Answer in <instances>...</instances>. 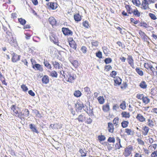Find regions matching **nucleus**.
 <instances>
[{
	"label": "nucleus",
	"instance_id": "nucleus-13",
	"mask_svg": "<svg viewBox=\"0 0 157 157\" xmlns=\"http://www.w3.org/2000/svg\"><path fill=\"white\" fill-rule=\"evenodd\" d=\"M121 79L118 77H116L114 80L115 84L114 85H120L121 82Z\"/></svg>",
	"mask_w": 157,
	"mask_h": 157
},
{
	"label": "nucleus",
	"instance_id": "nucleus-5",
	"mask_svg": "<svg viewBox=\"0 0 157 157\" xmlns=\"http://www.w3.org/2000/svg\"><path fill=\"white\" fill-rule=\"evenodd\" d=\"M62 31L65 35L72 36L73 34V32L68 28H62Z\"/></svg>",
	"mask_w": 157,
	"mask_h": 157
},
{
	"label": "nucleus",
	"instance_id": "nucleus-43",
	"mask_svg": "<svg viewBox=\"0 0 157 157\" xmlns=\"http://www.w3.org/2000/svg\"><path fill=\"white\" fill-rule=\"evenodd\" d=\"M50 75L52 77L56 78L57 77L58 75L56 71H53L50 72Z\"/></svg>",
	"mask_w": 157,
	"mask_h": 157
},
{
	"label": "nucleus",
	"instance_id": "nucleus-42",
	"mask_svg": "<svg viewBox=\"0 0 157 157\" xmlns=\"http://www.w3.org/2000/svg\"><path fill=\"white\" fill-rule=\"evenodd\" d=\"M98 99L100 104H103L104 102V99L103 97L100 96L98 97Z\"/></svg>",
	"mask_w": 157,
	"mask_h": 157
},
{
	"label": "nucleus",
	"instance_id": "nucleus-41",
	"mask_svg": "<svg viewBox=\"0 0 157 157\" xmlns=\"http://www.w3.org/2000/svg\"><path fill=\"white\" fill-rule=\"evenodd\" d=\"M81 94V92L78 90L75 91L74 93L75 96L77 97L80 96Z\"/></svg>",
	"mask_w": 157,
	"mask_h": 157
},
{
	"label": "nucleus",
	"instance_id": "nucleus-27",
	"mask_svg": "<svg viewBox=\"0 0 157 157\" xmlns=\"http://www.w3.org/2000/svg\"><path fill=\"white\" fill-rule=\"evenodd\" d=\"M44 66L46 67L48 69H51L52 67L51 65L49 63V62L48 61L44 59Z\"/></svg>",
	"mask_w": 157,
	"mask_h": 157
},
{
	"label": "nucleus",
	"instance_id": "nucleus-14",
	"mask_svg": "<svg viewBox=\"0 0 157 157\" xmlns=\"http://www.w3.org/2000/svg\"><path fill=\"white\" fill-rule=\"evenodd\" d=\"M136 118L140 121L143 122L145 121V118L140 114H138Z\"/></svg>",
	"mask_w": 157,
	"mask_h": 157
},
{
	"label": "nucleus",
	"instance_id": "nucleus-28",
	"mask_svg": "<svg viewBox=\"0 0 157 157\" xmlns=\"http://www.w3.org/2000/svg\"><path fill=\"white\" fill-rule=\"evenodd\" d=\"M35 67L37 70L40 71H42L43 70V68L39 64H35L34 66L33 67L34 68Z\"/></svg>",
	"mask_w": 157,
	"mask_h": 157
},
{
	"label": "nucleus",
	"instance_id": "nucleus-44",
	"mask_svg": "<svg viewBox=\"0 0 157 157\" xmlns=\"http://www.w3.org/2000/svg\"><path fill=\"white\" fill-rule=\"evenodd\" d=\"M91 43L93 46L95 47L98 46L99 44V42L98 41L94 40H92Z\"/></svg>",
	"mask_w": 157,
	"mask_h": 157
},
{
	"label": "nucleus",
	"instance_id": "nucleus-54",
	"mask_svg": "<svg viewBox=\"0 0 157 157\" xmlns=\"http://www.w3.org/2000/svg\"><path fill=\"white\" fill-rule=\"evenodd\" d=\"M81 50L84 53H86L87 52V48L85 46H82L81 48Z\"/></svg>",
	"mask_w": 157,
	"mask_h": 157
},
{
	"label": "nucleus",
	"instance_id": "nucleus-29",
	"mask_svg": "<svg viewBox=\"0 0 157 157\" xmlns=\"http://www.w3.org/2000/svg\"><path fill=\"white\" fill-rule=\"evenodd\" d=\"M121 114L123 117L129 118L130 117L129 113L127 112H123Z\"/></svg>",
	"mask_w": 157,
	"mask_h": 157
},
{
	"label": "nucleus",
	"instance_id": "nucleus-59",
	"mask_svg": "<svg viewBox=\"0 0 157 157\" xmlns=\"http://www.w3.org/2000/svg\"><path fill=\"white\" fill-rule=\"evenodd\" d=\"M132 1L134 4L136 6H138L140 4L139 0H132Z\"/></svg>",
	"mask_w": 157,
	"mask_h": 157
},
{
	"label": "nucleus",
	"instance_id": "nucleus-23",
	"mask_svg": "<svg viewBox=\"0 0 157 157\" xmlns=\"http://www.w3.org/2000/svg\"><path fill=\"white\" fill-rule=\"evenodd\" d=\"M29 128L31 130L34 132L37 133H38V131L36 128L35 125L32 124H30L29 125Z\"/></svg>",
	"mask_w": 157,
	"mask_h": 157
},
{
	"label": "nucleus",
	"instance_id": "nucleus-6",
	"mask_svg": "<svg viewBox=\"0 0 157 157\" xmlns=\"http://www.w3.org/2000/svg\"><path fill=\"white\" fill-rule=\"evenodd\" d=\"M59 73L60 74V76L62 78H63V77L64 78H65V80L67 78V77L70 74V73H69L67 71H60L59 72Z\"/></svg>",
	"mask_w": 157,
	"mask_h": 157
},
{
	"label": "nucleus",
	"instance_id": "nucleus-15",
	"mask_svg": "<svg viewBox=\"0 0 157 157\" xmlns=\"http://www.w3.org/2000/svg\"><path fill=\"white\" fill-rule=\"evenodd\" d=\"M69 44L70 46L73 49L75 50L76 48V44L75 41H74L73 39H72V40L70 41L69 42Z\"/></svg>",
	"mask_w": 157,
	"mask_h": 157
},
{
	"label": "nucleus",
	"instance_id": "nucleus-47",
	"mask_svg": "<svg viewBox=\"0 0 157 157\" xmlns=\"http://www.w3.org/2000/svg\"><path fill=\"white\" fill-rule=\"evenodd\" d=\"M15 113L16 114H18L17 117H19L20 118H21L24 116V114L22 112H20L18 113V112L16 110Z\"/></svg>",
	"mask_w": 157,
	"mask_h": 157
},
{
	"label": "nucleus",
	"instance_id": "nucleus-19",
	"mask_svg": "<svg viewBox=\"0 0 157 157\" xmlns=\"http://www.w3.org/2000/svg\"><path fill=\"white\" fill-rule=\"evenodd\" d=\"M132 13L136 17H139L140 16V13L137 9H135L133 11H132Z\"/></svg>",
	"mask_w": 157,
	"mask_h": 157
},
{
	"label": "nucleus",
	"instance_id": "nucleus-16",
	"mask_svg": "<svg viewBox=\"0 0 157 157\" xmlns=\"http://www.w3.org/2000/svg\"><path fill=\"white\" fill-rule=\"evenodd\" d=\"M48 5H49L50 7L52 10H55L57 7V4L56 3L49 2L48 3Z\"/></svg>",
	"mask_w": 157,
	"mask_h": 157
},
{
	"label": "nucleus",
	"instance_id": "nucleus-64",
	"mask_svg": "<svg viewBox=\"0 0 157 157\" xmlns=\"http://www.w3.org/2000/svg\"><path fill=\"white\" fill-rule=\"evenodd\" d=\"M151 157H157V152L155 151L151 154Z\"/></svg>",
	"mask_w": 157,
	"mask_h": 157
},
{
	"label": "nucleus",
	"instance_id": "nucleus-34",
	"mask_svg": "<svg viewBox=\"0 0 157 157\" xmlns=\"http://www.w3.org/2000/svg\"><path fill=\"white\" fill-rule=\"evenodd\" d=\"M129 124V122L127 121H124L121 123V126L123 128L127 127Z\"/></svg>",
	"mask_w": 157,
	"mask_h": 157
},
{
	"label": "nucleus",
	"instance_id": "nucleus-57",
	"mask_svg": "<svg viewBox=\"0 0 157 157\" xmlns=\"http://www.w3.org/2000/svg\"><path fill=\"white\" fill-rule=\"evenodd\" d=\"M144 66L145 68L148 69L149 68L151 69V67H152V66L148 63H145L144 65Z\"/></svg>",
	"mask_w": 157,
	"mask_h": 157
},
{
	"label": "nucleus",
	"instance_id": "nucleus-45",
	"mask_svg": "<svg viewBox=\"0 0 157 157\" xmlns=\"http://www.w3.org/2000/svg\"><path fill=\"white\" fill-rule=\"evenodd\" d=\"M18 20L20 23L23 25H24L26 23V21L25 19L21 18H19Z\"/></svg>",
	"mask_w": 157,
	"mask_h": 157
},
{
	"label": "nucleus",
	"instance_id": "nucleus-11",
	"mask_svg": "<svg viewBox=\"0 0 157 157\" xmlns=\"http://www.w3.org/2000/svg\"><path fill=\"white\" fill-rule=\"evenodd\" d=\"M49 79L48 77L46 75H44L42 79V81L43 83L47 84L48 83Z\"/></svg>",
	"mask_w": 157,
	"mask_h": 157
},
{
	"label": "nucleus",
	"instance_id": "nucleus-46",
	"mask_svg": "<svg viewBox=\"0 0 157 157\" xmlns=\"http://www.w3.org/2000/svg\"><path fill=\"white\" fill-rule=\"evenodd\" d=\"M148 122L147 123V125L150 127H152L154 126L153 122L152 120L149 119L148 120Z\"/></svg>",
	"mask_w": 157,
	"mask_h": 157
},
{
	"label": "nucleus",
	"instance_id": "nucleus-7",
	"mask_svg": "<svg viewBox=\"0 0 157 157\" xmlns=\"http://www.w3.org/2000/svg\"><path fill=\"white\" fill-rule=\"evenodd\" d=\"M50 38L51 41H52L55 44L58 42V39L56 36L54 34H52L50 36Z\"/></svg>",
	"mask_w": 157,
	"mask_h": 157
},
{
	"label": "nucleus",
	"instance_id": "nucleus-40",
	"mask_svg": "<svg viewBox=\"0 0 157 157\" xmlns=\"http://www.w3.org/2000/svg\"><path fill=\"white\" fill-rule=\"evenodd\" d=\"M127 10V12L128 13L131 14L132 13V11H133L132 10L130 6L128 5H126L125 6Z\"/></svg>",
	"mask_w": 157,
	"mask_h": 157
},
{
	"label": "nucleus",
	"instance_id": "nucleus-33",
	"mask_svg": "<svg viewBox=\"0 0 157 157\" xmlns=\"http://www.w3.org/2000/svg\"><path fill=\"white\" fill-rule=\"evenodd\" d=\"M143 102L146 104H147L149 102L150 100L146 96H144L142 99Z\"/></svg>",
	"mask_w": 157,
	"mask_h": 157
},
{
	"label": "nucleus",
	"instance_id": "nucleus-51",
	"mask_svg": "<svg viewBox=\"0 0 157 157\" xmlns=\"http://www.w3.org/2000/svg\"><path fill=\"white\" fill-rule=\"evenodd\" d=\"M108 141L110 143H114L115 142V139L113 137H110L108 140Z\"/></svg>",
	"mask_w": 157,
	"mask_h": 157
},
{
	"label": "nucleus",
	"instance_id": "nucleus-10",
	"mask_svg": "<svg viewBox=\"0 0 157 157\" xmlns=\"http://www.w3.org/2000/svg\"><path fill=\"white\" fill-rule=\"evenodd\" d=\"M108 129L109 132L111 133H113L114 129L113 124L111 122L108 123Z\"/></svg>",
	"mask_w": 157,
	"mask_h": 157
},
{
	"label": "nucleus",
	"instance_id": "nucleus-1",
	"mask_svg": "<svg viewBox=\"0 0 157 157\" xmlns=\"http://www.w3.org/2000/svg\"><path fill=\"white\" fill-rule=\"evenodd\" d=\"M6 40L8 41L12 45L13 44L17 43L16 38L13 37V34L9 31H6Z\"/></svg>",
	"mask_w": 157,
	"mask_h": 157
},
{
	"label": "nucleus",
	"instance_id": "nucleus-2",
	"mask_svg": "<svg viewBox=\"0 0 157 157\" xmlns=\"http://www.w3.org/2000/svg\"><path fill=\"white\" fill-rule=\"evenodd\" d=\"M133 149V147L129 146L126 147L124 150L123 155L125 157L129 156L132 153V151Z\"/></svg>",
	"mask_w": 157,
	"mask_h": 157
},
{
	"label": "nucleus",
	"instance_id": "nucleus-22",
	"mask_svg": "<svg viewBox=\"0 0 157 157\" xmlns=\"http://www.w3.org/2000/svg\"><path fill=\"white\" fill-rule=\"evenodd\" d=\"M74 18L75 21H78L81 20V17L78 13H76L74 15Z\"/></svg>",
	"mask_w": 157,
	"mask_h": 157
},
{
	"label": "nucleus",
	"instance_id": "nucleus-62",
	"mask_svg": "<svg viewBox=\"0 0 157 157\" xmlns=\"http://www.w3.org/2000/svg\"><path fill=\"white\" fill-rule=\"evenodd\" d=\"M92 120L90 118H89L87 119L86 122L87 124H90L92 123Z\"/></svg>",
	"mask_w": 157,
	"mask_h": 157
},
{
	"label": "nucleus",
	"instance_id": "nucleus-30",
	"mask_svg": "<svg viewBox=\"0 0 157 157\" xmlns=\"http://www.w3.org/2000/svg\"><path fill=\"white\" fill-rule=\"evenodd\" d=\"M70 61L71 64L75 67H77L78 66V63L77 61L76 60H70Z\"/></svg>",
	"mask_w": 157,
	"mask_h": 157
},
{
	"label": "nucleus",
	"instance_id": "nucleus-39",
	"mask_svg": "<svg viewBox=\"0 0 157 157\" xmlns=\"http://www.w3.org/2000/svg\"><path fill=\"white\" fill-rule=\"evenodd\" d=\"M136 71L140 76H143L144 75L143 71L138 68L136 69Z\"/></svg>",
	"mask_w": 157,
	"mask_h": 157
},
{
	"label": "nucleus",
	"instance_id": "nucleus-55",
	"mask_svg": "<svg viewBox=\"0 0 157 157\" xmlns=\"http://www.w3.org/2000/svg\"><path fill=\"white\" fill-rule=\"evenodd\" d=\"M83 25L86 28H88L89 27V25L88 24V21H85L83 22L82 23Z\"/></svg>",
	"mask_w": 157,
	"mask_h": 157
},
{
	"label": "nucleus",
	"instance_id": "nucleus-38",
	"mask_svg": "<svg viewBox=\"0 0 157 157\" xmlns=\"http://www.w3.org/2000/svg\"><path fill=\"white\" fill-rule=\"evenodd\" d=\"M151 70L152 71L151 73V74L152 75H157V72L155 71V69L152 67H151Z\"/></svg>",
	"mask_w": 157,
	"mask_h": 157
},
{
	"label": "nucleus",
	"instance_id": "nucleus-20",
	"mask_svg": "<svg viewBox=\"0 0 157 157\" xmlns=\"http://www.w3.org/2000/svg\"><path fill=\"white\" fill-rule=\"evenodd\" d=\"M75 119L78 120L80 122H82L85 120V117L82 114H80L78 116V117Z\"/></svg>",
	"mask_w": 157,
	"mask_h": 157
},
{
	"label": "nucleus",
	"instance_id": "nucleus-53",
	"mask_svg": "<svg viewBox=\"0 0 157 157\" xmlns=\"http://www.w3.org/2000/svg\"><path fill=\"white\" fill-rule=\"evenodd\" d=\"M149 15L151 18V19L154 20H155L157 19V18L156 17L155 15L153 13H149Z\"/></svg>",
	"mask_w": 157,
	"mask_h": 157
},
{
	"label": "nucleus",
	"instance_id": "nucleus-17",
	"mask_svg": "<svg viewBox=\"0 0 157 157\" xmlns=\"http://www.w3.org/2000/svg\"><path fill=\"white\" fill-rule=\"evenodd\" d=\"M149 128L147 126L143 127L142 128V133L143 134L146 136L148 132L149 131Z\"/></svg>",
	"mask_w": 157,
	"mask_h": 157
},
{
	"label": "nucleus",
	"instance_id": "nucleus-4",
	"mask_svg": "<svg viewBox=\"0 0 157 157\" xmlns=\"http://www.w3.org/2000/svg\"><path fill=\"white\" fill-rule=\"evenodd\" d=\"M75 107L76 108V110L77 112H81V110L83 108L84 106L83 104L80 101H78L75 104Z\"/></svg>",
	"mask_w": 157,
	"mask_h": 157
},
{
	"label": "nucleus",
	"instance_id": "nucleus-52",
	"mask_svg": "<svg viewBox=\"0 0 157 157\" xmlns=\"http://www.w3.org/2000/svg\"><path fill=\"white\" fill-rule=\"evenodd\" d=\"M112 61V59L110 58H107L105 60V62L106 64H108L111 62Z\"/></svg>",
	"mask_w": 157,
	"mask_h": 157
},
{
	"label": "nucleus",
	"instance_id": "nucleus-56",
	"mask_svg": "<svg viewBox=\"0 0 157 157\" xmlns=\"http://www.w3.org/2000/svg\"><path fill=\"white\" fill-rule=\"evenodd\" d=\"M21 87L23 91H26L28 90L27 87L25 85L23 84L22 85Z\"/></svg>",
	"mask_w": 157,
	"mask_h": 157
},
{
	"label": "nucleus",
	"instance_id": "nucleus-48",
	"mask_svg": "<svg viewBox=\"0 0 157 157\" xmlns=\"http://www.w3.org/2000/svg\"><path fill=\"white\" fill-rule=\"evenodd\" d=\"M144 96L143 94H138L136 96V97L138 99L142 100Z\"/></svg>",
	"mask_w": 157,
	"mask_h": 157
},
{
	"label": "nucleus",
	"instance_id": "nucleus-36",
	"mask_svg": "<svg viewBox=\"0 0 157 157\" xmlns=\"http://www.w3.org/2000/svg\"><path fill=\"white\" fill-rule=\"evenodd\" d=\"M127 59L128 62L129 64L134 63L133 59L131 56H128Z\"/></svg>",
	"mask_w": 157,
	"mask_h": 157
},
{
	"label": "nucleus",
	"instance_id": "nucleus-58",
	"mask_svg": "<svg viewBox=\"0 0 157 157\" xmlns=\"http://www.w3.org/2000/svg\"><path fill=\"white\" fill-rule=\"evenodd\" d=\"M96 56L99 58H101L102 56L101 52L100 51H99L98 52L96 53Z\"/></svg>",
	"mask_w": 157,
	"mask_h": 157
},
{
	"label": "nucleus",
	"instance_id": "nucleus-12",
	"mask_svg": "<svg viewBox=\"0 0 157 157\" xmlns=\"http://www.w3.org/2000/svg\"><path fill=\"white\" fill-rule=\"evenodd\" d=\"M49 23L52 26L56 24V21L55 19L53 17H51L48 19Z\"/></svg>",
	"mask_w": 157,
	"mask_h": 157
},
{
	"label": "nucleus",
	"instance_id": "nucleus-61",
	"mask_svg": "<svg viewBox=\"0 0 157 157\" xmlns=\"http://www.w3.org/2000/svg\"><path fill=\"white\" fill-rule=\"evenodd\" d=\"M113 145H111V144L108 143L107 145V149L108 150H111L113 148Z\"/></svg>",
	"mask_w": 157,
	"mask_h": 157
},
{
	"label": "nucleus",
	"instance_id": "nucleus-8",
	"mask_svg": "<svg viewBox=\"0 0 157 157\" xmlns=\"http://www.w3.org/2000/svg\"><path fill=\"white\" fill-rule=\"evenodd\" d=\"M142 8L146 10L149 8L148 3L147 1L146 0H144L142 3Z\"/></svg>",
	"mask_w": 157,
	"mask_h": 157
},
{
	"label": "nucleus",
	"instance_id": "nucleus-9",
	"mask_svg": "<svg viewBox=\"0 0 157 157\" xmlns=\"http://www.w3.org/2000/svg\"><path fill=\"white\" fill-rule=\"evenodd\" d=\"M20 56L15 54L14 53L13 54V57L12 58V61L13 62H16L19 60Z\"/></svg>",
	"mask_w": 157,
	"mask_h": 157
},
{
	"label": "nucleus",
	"instance_id": "nucleus-49",
	"mask_svg": "<svg viewBox=\"0 0 157 157\" xmlns=\"http://www.w3.org/2000/svg\"><path fill=\"white\" fill-rule=\"evenodd\" d=\"M24 116L27 117L29 116V111L27 109H25L24 112Z\"/></svg>",
	"mask_w": 157,
	"mask_h": 157
},
{
	"label": "nucleus",
	"instance_id": "nucleus-35",
	"mask_svg": "<svg viewBox=\"0 0 157 157\" xmlns=\"http://www.w3.org/2000/svg\"><path fill=\"white\" fill-rule=\"evenodd\" d=\"M79 152L80 153L82 156H85L86 155V153L85 149H80Z\"/></svg>",
	"mask_w": 157,
	"mask_h": 157
},
{
	"label": "nucleus",
	"instance_id": "nucleus-60",
	"mask_svg": "<svg viewBox=\"0 0 157 157\" xmlns=\"http://www.w3.org/2000/svg\"><path fill=\"white\" fill-rule=\"evenodd\" d=\"M117 72L115 71H113L110 74L111 77L114 78L117 74Z\"/></svg>",
	"mask_w": 157,
	"mask_h": 157
},
{
	"label": "nucleus",
	"instance_id": "nucleus-63",
	"mask_svg": "<svg viewBox=\"0 0 157 157\" xmlns=\"http://www.w3.org/2000/svg\"><path fill=\"white\" fill-rule=\"evenodd\" d=\"M140 25L146 28H147L149 27L147 23L144 22L141 23Z\"/></svg>",
	"mask_w": 157,
	"mask_h": 157
},
{
	"label": "nucleus",
	"instance_id": "nucleus-24",
	"mask_svg": "<svg viewBox=\"0 0 157 157\" xmlns=\"http://www.w3.org/2000/svg\"><path fill=\"white\" fill-rule=\"evenodd\" d=\"M125 132L128 135L132 136L134 134V132L130 129L126 128L125 129Z\"/></svg>",
	"mask_w": 157,
	"mask_h": 157
},
{
	"label": "nucleus",
	"instance_id": "nucleus-32",
	"mask_svg": "<svg viewBox=\"0 0 157 157\" xmlns=\"http://www.w3.org/2000/svg\"><path fill=\"white\" fill-rule=\"evenodd\" d=\"M140 86L143 89H145L147 87V85L146 84L145 82L144 81H143L141 82L140 84Z\"/></svg>",
	"mask_w": 157,
	"mask_h": 157
},
{
	"label": "nucleus",
	"instance_id": "nucleus-50",
	"mask_svg": "<svg viewBox=\"0 0 157 157\" xmlns=\"http://www.w3.org/2000/svg\"><path fill=\"white\" fill-rule=\"evenodd\" d=\"M98 138L100 141H103L105 139V137L104 135L99 136Z\"/></svg>",
	"mask_w": 157,
	"mask_h": 157
},
{
	"label": "nucleus",
	"instance_id": "nucleus-21",
	"mask_svg": "<svg viewBox=\"0 0 157 157\" xmlns=\"http://www.w3.org/2000/svg\"><path fill=\"white\" fill-rule=\"evenodd\" d=\"M75 78L74 77L71 75V74H70L68 75L67 78L66 80L70 82H72L74 80Z\"/></svg>",
	"mask_w": 157,
	"mask_h": 157
},
{
	"label": "nucleus",
	"instance_id": "nucleus-3",
	"mask_svg": "<svg viewBox=\"0 0 157 157\" xmlns=\"http://www.w3.org/2000/svg\"><path fill=\"white\" fill-rule=\"evenodd\" d=\"M139 33L144 41L149 42L148 40L149 38L144 32L141 30H140L139 32Z\"/></svg>",
	"mask_w": 157,
	"mask_h": 157
},
{
	"label": "nucleus",
	"instance_id": "nucleus-18",
	"mask_svg": "<svg viewBox=\"0 0 157 157\" xmlns=\"http://www.w3.org/2000/svg\"><path fill=\"white\" fill-rule=\"evenodd\" d=\"M52 63L54 67L56 68L60 69L62 67L60 64L58 62L56 61H52Z\"/></svg>",
	"mask_w": 157,
	"mask_h": 157
},
{
	"label": "nucleus",
	"instance_id": "nucleus-31",
	"mask_svg": "<svg viewBox=\"0 0 157 157\" xmlns=\"http://www.w3.org/2000/svg\"><path fill=\"white\" fill-rule=\"evenodd\" d=\"M113 124H114L115 126L118 125L119 124V118L116 117L114 118L113 121Z\"/></svg>",
	"mask_w": 157,
	"mask_h": 157
},
{
	"label": "nucleus",
	"instance_id": "nucleus-25",
	"mask_svg": "<svg viewBox=\"0 0 157 157\" xmlns=\"http://www.w3.org/2000/svg\"><path fill=\"white\" fill-rule=\"evenodd\" d=\"M102 109L105 112H107L109 110V106L108 103L103 106Z\"/></svg>",
	"mask_w": 157,
	"mask_h": 157
},
{
	"label": "nucleus",
	"instance_id": "nucleus-37",
	"mask_svg": "<svg viewBox=\"0 0 157 157\" xmlns=\"http://www.w3.org/2000/svg\"><path fill=\"white\" fill-rule=\"evenodd\" d=\"M120 107L121 109L123 110L125 109L126 107V102L125 101H123L122 102L120 105Z\"/></svg>",
	"mask_w": 157,
	"mask_h": 157
},
{
	"label": "nucleus",
	"instance_id": "nucleus-26",
	"mask_svg": "<svg viewBox=\"0 0 157 157\" xmlns=\"http://www.w3.org/2000/svg\"><path fill=\"white\" fill-rule=\"evenodd\" d=\"M87 113L90 116H92L94 115V113L92 111V108H91L90 107L88 108H87Z\"/></svg>",
	"mask_w": 157,
	"mask_h": 157
}]
</instances>
